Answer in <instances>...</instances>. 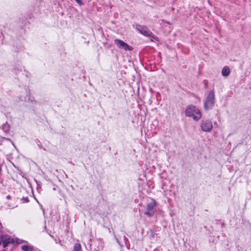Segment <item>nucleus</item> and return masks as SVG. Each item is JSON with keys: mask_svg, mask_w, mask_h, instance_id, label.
<instances>
[{"mask_svg": "<svg viewBox=\"0 0 251 251\" xmlns=\"http://www.w3.org/2000/svg\"><path fill=\"white\" fill-rule=\"evenodd\" d=\"M200 126L203 131L210 132L213 128V124L210 120L203 119L201 122Z\"/></svg>", "mask_w": 251, "mask_h": 251, "instance_id": "nucleus-3", "label": "nucleus"}, {"mask_svg": "<svg viewBox=\"0 0 251 251\" xmlns=\"http://www.w3.org/2000/svg\"><path fill=\"white\" fill-rule=\"evenodd\" d=\"M230 73V69L228 66H225L222 70V75L224 76H227Z\"/></svg>", "mask_w": 251, "mask_h": 251, "instance_id": "nucleus-7", "label": "nucleus"}, {"mask_svg": "<svg viewBox=\"0 0 251 251\" xmlns=\"http://www.w3.org/2000/svg\"><path fill=\"white\" fill-rule=\"evenodd\" d=\"M185 116L191 117L195 121H198L201 118V113L200 109L193 105H188L185 109Z\"/></svg>", "mask_w": 251, "mask_h": 251, "instance_id": "nucleus-1", "label": "nucleus"}, {"mask_svg": "<svg viewBox=\"0 0 251 251\" xmlns=\"http://www.w3.org/2000/svg\"><path fill=\"white\" fill-rule=\"evenodd\" d=\"M1 224L0 223V228H1Z\"/></svg>", "mask_w": 251, "mask_h": 251, "instance_id": "nucleus-11", "label": "nucleus"}, {"mask_svg": "<svg viewBox=\"0 0 251 251\" xmlns=\"http://www.w3.org/2000/svg\"><path fill=\"white\" fill-rule=\"evenodd\" d=\"M81 246L79 243H76L74 245L72 251H81Z\"/></svg>", "mask_w": 251, "mask_h": 251, "instance_id": "nucleus-8", "label": "nucleus"}, {"mask_svg": "<svg viewBox=\"0 0 251 251\" xmlns=\"http://www.w3.org/2000/svg\"><path fill=\"white\" fill-rule=\"evenodd\" d=\"M156 205V201L154 199H151V201L146 205L145 215L149 217L153 216L155 212V207Z\"/></svg>", "mask_w": 251, "mask_h": 251, "instance_id": "nucleus-2", "label": "nucleus"}, {"mask_svg": "<svg viewBox=\"0 0 251 251\" xmlns=\"http://www.w3.org/2000/svg\"><path fill=\"white\" fill-rule=\"evenodd\" d=\"M136 28L142 34L147 37L152 36V32L146 26L138 25H136Z\"/></svg>", "mask_w": 251, "mask_h": 251, "instance_id": "nucleus-5", "label": "nucleus"}, {"mask_svg": "<svg viewBox=\"0 0 251 251\" xmlns=\"http://www.w3.org/2000/svg\"><path fill=\"white\" fill-rule=\"evenodd\" d=\"M215 103L214 95H208L204 101V107L205 110L211 109Z\"/></svg>", "mask_w": 251, "mask_h": 251, "instance_id": "nucleus-4", "label": "nucleus"}, {"mask_svg": "<svg viewBox=\"0 0 251 251\" xmlns=\"http://www.w3.org/2000/svg\"><path fill=\"white\" fill-rule=\"evenodd\" d=\"M7 197V198H9V196H8Z\"/></svg>", "mask_w": 251, "mask_h": 251, "instance_id": "nucleus-12", "label": "nucleus"}, {"mask_svg": "<svg viewBox=\"0 0 251 251\" xmlns=\"http://www.w3.org/2000/svg\"><path fill=\"white\" fill-rule=\"evenodd\" d=\"M114 43L120 49H124L125 50H132V48L130 46L121 40L115 39L114 40Z\"/></svg>", "mask_w": 251, "mask_h": 251, "instance_id": "nucleus-6", "label": "nucleus"}, {"mask_svg": "<svg viewBox=\"0 0 251 251\" xmlns=\"http://www.w3.org/2000/svg\"><path fill=\"white\" fill-rule=\"evenodd\" d=\"M22 248L24 251H33V249L31 247L25 245L23 246Z\"/></svg>", "mask_w": 251, "mask_h": 251, "instance_id": "nucleus-9", "label": "nucleus"}, {"mask_svg": "<svg viewBox=\"0 0 251 251\" xmlns=\"http://www.w3.org/2000/svg\"><path fill=\"white\" fill-rule=\"evenodd\" d=\"M75 1L78 3L80 5H82L83 4L81 0H75Z\"/></svg>", "mask_w": 251, "mask_h": 251, "instance_id": "nucleus-10", "label": "nucleus"}]
</instances>
